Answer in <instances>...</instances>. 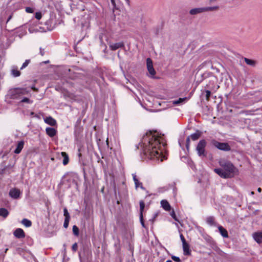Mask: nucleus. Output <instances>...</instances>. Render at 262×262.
<instances>
[{
	"mask_svg": "<svg viewBox=\"0 0 262 262\" xmlns=\"http://www.w3.org/2000/svg\"><path fill=\"white\" fill-rule=\"evenodd\" d=\"M40 54L41 56H43L45 54V51L44 49H42L41 48H40Z\"/></svg>",
	"mask_w": 262,
	"mask_h": 262,
	"instance_id": "nucleus-45",
	"label": "nucleus"
},
{
	"mask_svg": "<svg viewBox=\"0 0 262 262\" xmlns=\"http://www.w3.org/2000/svg\"><path fill=\"white\" fill-rule=\"evenodd\" d=\"M257 191L259 192H260L261 191V189L260 188H258L257 189Z\"/></svg>",
	"mask_w": 262,
	"mask_h": 262,
	"instance_id": "nucleus-49",
	"label": "nucleus"
},
{
	"mask_svg": "<svg viewBox=\"0 0 262 262\" xmlns=\"http://www.w3.org/2000/svg\"><path fill=\"white\" fill-rule=\"evenodd\" d=\"M125 1L128 5H129V0H125Z\"/></svg>",
	"mask_w": 262,
	"mask_h": 262,
	"instance_id": "nucleus-50",
	"label": "nucleus"
},
{
	"mask_svg": "<svg viewBox=\"0 0 262 262\" xmlns=\"http://www.w3.org/2000/svg\"><path fill=\"white\" fill-rule=\"evenodd\" d=\"M203 12H204L203 7L193 8L189 11L190 14L192 15L202 13Z\"/></svg>",
	"mask_w": 262,
	"mask_h": 262,
	"instance_id": "nucleus-15",
	"label": "nucleus"
},
{
	"mask_svg": "<svg viewBox=\"0 0 262 262\" xmlns=\"http://www.w3.org/2000/svg\"><path fill=\"white\" fill-rule=\"evenodd\" d=\"M206 144V141L203 139L199 142L196 147V151L197 152V154L202 159L207 157V152L205 149Z\"/></svg>",
	"mask_w": 262,
	"mask_h": 262,
	"instance_id": "nucleus-4",
	"label": "nucleus"
},
{
	"mask_svg": "<svg viewBox=\"0 0 262 262\" xmlns=\"http://www.w3.org/2000/svg\"><path fill=\"white\" fill-rule=\"evenodd\" d=\"M218 228L220 234L224 237H227L228 236L227 231L225 228L221 226H219Z\"/></svg>",
	"mask_w": 262,
	"mask_h": 262,
	"instance_id": "nucleus-22",
	"label": "nucleus"
},
{
	"mask_svg": "<svg viewBox=\"0 0 262 262\" xmlns=\"http://www.w3.org/2000/svg\"><path fill=\"white\" fill-rule=\"evenodd\" d=\"M188 164L191 167V168L192 169H195V166H194V163H193V161H192L191 160H190V161H188Z\"/></svg>",
	"mask_w": 262,
	"mask_h": 262,
	"instance_id": "nucleus-42",
	"label": "nucleus"
},
{
	"mask_svg": "<svg viewBox=\"0 0 262 262\" xmlns=\"http://www.w3.org/2000/svg\"><path fill=\"white\" fill-rule=\"evenodd\" d=\"M214 171L215 172V173H216L217 174H218L220 176H221V177L222 178H229V176L227 175L224 169H222V168H215L214 169Z\"/></svg>",
	"mask_w": 262,
	"mask_h": 262,
	"instance_id": "nucleus-12",
	"label": "nucleus"
},
{
	"mask_svg": "<svg viewBox=\"0 0 262 262\" xmlns=\"http://www.w3.org/2000/svg\"><path fill=\"white\" fill-rule=\"evenodd\" d=\"M180 236L181 240L182 242V244L187 243L182 234H181Z\"/></svg>",
	"mask_w": 262,
	"mask_h": 262,
	"instance_id": "nucleus-44",
	"label": "nucleus"
},
{
	"mask_svg": "<svg viewBox=\"0 0 262 262\" xmlns=\"http://www.w3.org/2000/svg\"><path fill=\"white\" fill-rule=\"evenodd\" d=\"M24 141L23 140L18 141L16 146V148L14 151V153L16 154H19L24 147Z\"/></svg>",
	"mask_w": 262,
	"mask_h": 262,
	"instance_id": "nucleus-11",
	"label": "nucleus"
},
{
	"mask_svg": "<svg viewBox=\"0 0 262 262\" xmlns=\"http://www.w3.org/2000/svg\"><path fill=\"white\" fill-rule=\"evenodd\" d=\"M73 232L76 236H78L79 235V229L76 225H74L73 226Z\"/></svg>",
	"mask_w": 262,
	"mask_h": 262,
	"instance_id": "nucleus-29",
	"label": "nucleus"
},
{
	"mask_svg": "<svg viewBox=\"0 0 262 262\" xmlns=\"http://www.w3.org/2000/svg\"><path fill=\"white\" fill-rule=\"evenodd\" d=\"M161 205L163 208L166 211H170L171 209L169 203L165 200H163L161 201Z\"/></svg>",
	"mask_w": 262,
	"mask_h": 262,
	"instance_id": "nucleus-17",
	"label": "nucleus"
},
{
	"mask_svg": "<svg viewBox=\"0 0 262 262\" xmlns=\"http://www.w3.org/2000/svg\"><path fill=\"white\" fill-rule=\"evenodd\" d=\"M211 143L213 146L220 150L225 151H228L231 150V147L227 143L220 142L215 140H212L211 141Z\"/></svg>",
	"mask_w": 262,
	"mask_h": 262,
	"instance_id": "nucleus-5",
	"label": "nucleus"
},
{
	"mask_svg": "<svg viewBox=\"0 0 262 262\" xmlns=\"http://www.w3.org/2000/svg\"><path fill=\"white\" fill-rule=\"evenodd\" d=\"M220 165L224 169L225 173L229 176V178L234 176L236 168L231 162L222 160L220 161Z\"/></svg>",
	"mask_w": 262,
	"mask_h": 262,
	"instance_id": "nucleus-2",
	"label": "nucleus"
},
{
	"mask_svg": "<svg viewBox=\"0 0 262 262\" xmlns=\"http://www.w3.org/2000/svg\"><path fill=\"white\" fill-rule=\"evenodd\" d=\"M251 194H254V192H253V191H252V192H251Z\"/></svg>",
	"mask_w": 262,
	"mask_h": 262,
	"instance_id": "nucleus-53",
	"label": "nucleus"
},
{
	"mask_svg": "<svg viewBox=\"0 0 262 262\" xmlns=\"http://www.w3.org/2000/svg\"><path fill=\"white\" fill-rule=\"evenodd\" d=\"M124 47V43L123 42H119L115 43H112L110 45V48L112 50L115 51L119 48H122Z\"/></svg>",
	"mask_w": 262,
	"mask_h": 262,
	"instance_id": "nucleus-14",
	"label": "nucleus"
},
{
	"mask_svg": "<svg viewBox=\"0 0 262 262\" xmlns=\"http://www.w3.org/2000/svg\"><path fill=\"white\" fill-rule=\"evenodd\" d=\"M132 176L133 178V180L135 182L136 188H137L138 187H140L141 189H142V190H145V188L143 186L142 183L140 182L138 179L137 178L136 174L133 173L132 174Z\"/></svg>",
	"mask_w": 262,
	"mask_h": 262,
	"instance_id": "nucleus-10",
	"label": "nucleus"
},
{
	"mask_svg": "<svg viewBox=\"0 0 262 262\" xmlns=\"http://www.w3.org/2000/svg\"><path fill=\"white\" fill-rule=\"evenodd\" d=\"M206 99L207 100H209L210 99V95H211V92L209 90H206Z\"/></svg>",
	"mask_w": 262,
	"mask_h": 262,
	"instance_id": "nucleus-39",
	"label": "nucleus"
},
{
	"mask_svg": "<svg viewBox=\"0 0 262 262\" xmlns=\"http://www.w3.org/2000/svg\"><path fill=\"white\" fill-rule=\"evenodd\" d=\"M61 156L63 158L62 164L63 165H66L69 162V157L68 155L65 152H61Z\"/></svg>",
	"mask_w": 262,
	"mask_h": 262,
	"instance_id": "nucleus-19",
	"label": "nucleus"
},
{
	"mask_svg": "<svg viewBox=\"0 0 262 262\" xmlns=\"http://www.w3.org/2000/svg\"><path fill=\"white\" fill-rule=\"evenodd\" d=\"M207 223L210 225H214L215 224L214 218L212 216H209L207 218Z\"/></svg>",
	"mask_w": 262,
	"mask_h": 262,
	"instance_id": "nucleus-28",
	"label": "nucleus"
},
{
	"mask_svg": "<svg viewBox=\"0 0 262 262\" xmlns=\"http://www.w3.org/2000/svg\"><path fill=\"white\" fill-rule=\"evenodd\" d=\"M11 17H12V16H10L9 17V18L7 19V23H8L11 19Z\"/></svg>",
	"mask_w": 262,
	"mask_h": 262,
	"instance_id": "nucleus-48",
	"label": "nucleus"
},
{
	"mask_svg": "<svg viewBox=\"0 0 262 262\" xmlns=\"http://www.w3.org/2000/svg\"><path fill=\"white\" fill-rule=\"evenodd\" d=\"M183 253L185 255H189L191 254V250L190 249L189 245L186 243L182 244Z\"/></svg>",
	"mask_w": 262,
	"mask_h": 262,
	"instance_id": "nucleus-13",
	"label": "nucleus"
},
{
	"mask_svg": "<svg viewBox=\"0 0 262 262\" xmlns=\"http://www.w3.org/2000/svg\"><path fill=\"white\" fill-rule=\"evenodd\" d=\"M49 61H46L45 63H48Z\"/></svg>",
	"mask_w": 262,
	"mask_h": 262,
	"instance_id": "nucleus-54",
	"label": "nucleus"
},
{
	"mask_svg": "<svg viewBox=\"0 0 262 262\" xmlns=\"http://www.w3.org/2000/svg\"><path fill=\"white\" fill-rule=\"evenodd\" d=\"M187 100L186 97L180 98L178 100L173 101V104L175 105H179L185 103Z\"/></svg>",
	"mask_w": 262,
	"mask_h": 262,
	"instance_id": "nucleus-23",
	"label": "nucleus"
},
{
	"mask_svg": "<svg viewBox=\"0 0 262 262\" xmlns=\"http://www.w3.org/2000/svg\"><path fill=\"white\" fill-rule=\"evenodd\" d=\"M244 60L248 65L252 67H254L256 65V61L254 60L250 59L247 58H245Z\"/></svg>",
	"mask_w": 262,
	"mask_h": 262,
	"instance_id": "nucleus-25",
	"label": "nucleus"
},
{
	"mask_svg": "<svg viewBox=\"0 0 262 262\" xmlns=\"http://www.w3.org/2000/svg\"><path fill=\"white\" fill-rule=\"evenodd\" d=\"M140 221L142 225V226L145 228L146 226H145L144 222L143 216V214L142 213H140Z\"/></svg>",
	"mask_w": 262,
	"mask_h": 262,
	"instance_id": "nucleus-33",
	"label": "nucleus"
},
{
	"mask_svg": "<svg viewBox=\"0 0 262 262\" xmlns=\"http://www.w3.org/2000/svg\"><path fill=\"white\" fill-rule=\"evenodd\" d=\"M217 0H209V3L210 4H213L215 3Z\"/></svg>",
	"mask_w": 262,
	"mask_h": 262,
	"instance_id": "nucleus-46",
	"label": "nucleus"
},
{
	"mask_svg": "<svg viewBox=\"0 0 262 262\" xmlns=\"http://www.w3.org/2000/svg\"><path fill=\"white\" fill-rule=\"evenodd\" d=\"M21 223L24 225L26 227H29L31 226L32 225V223L31 222L27 219H24L22 221H21Z\"/></svg>",
	"mask_w": 262,
	"mask_h": 262,
	"instance_id": "nucleus-27",
	"label": "nucleus"
},
{
	"mask_svg": "<svg viewBox=\"0 0 262 262\" xmlns=\"http://www.w3.org/2000/svg\"><path fill=\"white\" fill-rule=\"evenodd\" d=\"M41 14L40 12H36L35 13V18L38 19V20H39L41 19Z\"/></svg>",
	"mask_w": 262,
	"mask_h": 262,
	"instance_id": "nucleus-41",
	"label": "nucleus"
},
{
	"mask_svg": "<svg viewBox=\"0 0 262 262\" xmlns=\"http://www.w3.org/2000/svg\"><path fill=\"white\" fill-rule=\"evenodd\" d=\"M219 8L220 7L219 6L203 7L204 12L208 11H217L219 9Z\"/></svg>",
	"mask_w": 262,
	"mask_h": 262,
	"instance_id": "nucleus-21",
	"label": "nucleus"
},
{
	"mask_svg": "<svg viewBox=\"0 0 262 262\" xmlns=\"http://www.w3.org/2000/svg\"><path fill=\"white\" fill-rule=\"evenodd\" d=\"M63 215L65 216V217L70 218V215L68 212L67 208H64L63 209Z\"/></svg>",
	"mask_w": 262,
	"mask_h": 262,
	"instance_id": "nucleus-35",
	"label": "nucleus"
},
{
	"mask_svg": "<svg viewBox=\"0 0 262 262\" xmlns=\"http://www.w3.org/2000/svg\"><path fill=\"white\" fill-rule=\"evenodd\" d=\"M9 214V211L4 208H0V216L6 218Z\"/></svg>",
	"mask_w": 262,
	"mask_h": 262,
	"instance_id": "nucleus-24",
	"label": "nucleus"
},
{
	"mask_svg": "<svg viewBox=\"0 0 262 262\" xmlns=\"http://www.w3.org/2000/svg\"><path fill=\"white\" fill-rule=\"evenodd\" d=\"M20 191L16 188L11 189L9 191V195L13 199H17L19 198Z\"/></svg>",
	"mask_w": 262,
	"mask_h": 262,
	"instance_id": "nucleus-7",
	"label": "nucleus"
},
{
	"mask_svg": "<svg viewBox=\"0 0 262 262\" xmlns=\"http://www.w3.org/2000/svg\"><path fill=\"white\" fill-rule=\"evenodd\" d=\"M70 219V218L65 217L64 221V223H63V227L65 228H68V227L69 226V223Z\"/></svg>",
	"mask_w": 262,
	"mask_h": 262,
	"instance_id": "nucleus-32",
	"label": "nucleus"
},
{
	"mask_svg": "<svg viewBox=\"0 0 262 262\" xmlns=\"http://www.w3.org/2000/svg\"><path fill=\"white\" fill-rule=\"evenodd\" d=\"M33 90L35 91H37V89H36L34 86L33 87H32L31 88Z\"/></svg>",
	"mask_w": 262,
	"mask_h": 262,
	"instance_id": "nucleus-47",
	"label": "nucleus"
},
{
	"mask_svg": "<svg viewBox=\"0 0 262 262\" xmlns=\"http://www.w3.org/2000/svg\"><path fill=\"white\" fill-rule=\"evenodd\" d=\"M15 237L17 238H23L25 237V233L21 228L16 229L13 232Z\"/></svg>",
	"mask_w": 262,
	"mask_h": 262,
	"instance_id": "nucleus-8",
	"label": "nucleus"
},
{
	"mask_svg": "<svg viewBox=\"0 0 262 262\" xmlns=\"http://www.w3.org/2000/svg\"><path fill=\"white\" fill-rule=\"evenodd\" d=\"M171 258L173 260H174L175 262H182V260L181 259L176 256H172Z\"/></svg>",
	"mask_w": 262,
	"mask_h": 262,
	"instance_id": "nucleus-38",
	"label": "nucleus"
},
{
	"mask_svg": "<svg viewBox=\"0 0 262 262\" xmlns=\"http://www.w3.org/2000/svg\"><path fill=\"white\" fill-rule=\"evenodd\" d=\"M190 137L188 136L187 139H186V148L187 149V150H189V145H190Z\"/></svg>",
	"mask_w": 262,
	"mask_h": 262,
	"instance_id": "nucleus-36",
	"label": "nucleus"
},
{
	"mask_svg": "<svg viewBox=\"0 0 262 262\" xmlns=\"http://www.w3.org/2000/svg\"><path fill=\"white\" fill-rule=\"evenodd\" d=\"M145 207V204L143 201L140 202V213L143 214V211Z\"/></svg>",
	"mask_w": 262,
	"mask_h": 262,
	"instance_id": "nucleus-30",
	"label": "nucleus"
},
{
	"mask_svg": "<svg viewBox=\"0 0 262 262\" xmlns=\"http://www.w3.org/2000/svg\"><path fill=\"white\" fill-rule=\"evenodd\" d=\"M201 136L200 133L198 130L196 133L191 135L190 137L193 141L198 140Z\"/></svg>",
	"mask_w": 262,
	"mask_h": 262,
	"instance_id": "nucleus-26",
	"label": "nucleus"
},
{
	"mask_svg": "<svg viewBox=\"0 0 262 262\" xmlns=\"http://www.w3.org/2000/svg\"><path fill=\"white\" fill-rule=\"evenodd\" d=\"M78 245L76 243H74L72 247V250L74 252L77 250Z\"/></svg>",
	"mask_w": 262,
	"mask_h": 262,
	"instance_id": "nucleus-40",
	"label": "nucleus"
},
{
	"mask_svg": "<svg viewBox=\"0 0 262 262\" xmlns=\"http://www.w3.org/2000/svg\"><path fill=\"white\" fill-rule=\"evenodd\" d=\"M11 73L14 77H18L20 75V72L18 70L17 68L14 66L12 67L11 70Z\"/></svg>",
	"mask_w": 262,
	"mask_h": 262,
	"instance_id": "nucleus-20",
	"label": "nucleus"
},
{
	"mask_svg": "<svg viewBox=\"0 0 262 262\" xmlns=\"http://www.w3.org/2000/svg\"><path fill=\"white\" fill-rule=\"evenodd\" d=\"M29 91L26 88H14L9 90V94L12 99H18L21 95H27Z\"/></svg>",
	"mask_w": 262,
	"mask_h": 262,
	"instance_id": "nucleus-3",
	"label": "nucleus"
},
{
	"mask_svg": "<svg viewBox=\"0 0 262 262\" xmlns=\"http://www.w3.org/2000/svg\"><path fill=\"white\" fill-rule=\"evenodd\" d=\"M252 237L253 239L258 243H262V231L255 232L253 233Z\"/></svg>",
	"mask_w": 262,
	"mask_h": 262,
	"instance_id": "nucleus-9",
	"label": "nucleus"
},
{
	"mask_svg": "<svg viewBox=\"0 0 262 262\" xmlns=\"http://www.w3.org/2000/svg\"><path fill=\"white\" fill-rule=\"evenodd\" d=\"M45 122L51 126H54L56 124V120L51 117H46L45 119Z\"/></svg>",
	"mask_w": 262,
	"mask_h": 262,
	"instance_id": "nucleus-18",
	"label": "nucleus"
},
{
	"mask_svg": "<svg viewBox=\"0 0 262 262\" xmlns=\"http://www.w3.org/2000/svg\"><path fill=\"white\" fill-rule=\"evenodd\" d=\"M20 102H24V103H29V104H31L33 103V101L29 99V98H24L21 101H20Z\"/></svg>",
	"mask_w": 262,
	"mask_h": 262,
	"instance_id": "nucleus-31",
	"label": "nucleus"
},
{
	"mask_svg": "<svg viewBox=\"0 0 262 262\" xmlns=\"http://www.w3.org/2000/svg\"><path fill=\"white\" fill-rule=\"evenodd\" d=\"M170 215L171 216H172V217L176 221H177V222H179V221L178 220V219H177V216H176V215L175 214V212L173 210H172V211H171V212L170 213Z\"/></svg>",
	"mask_w": 262,
	"mask_h": 262,
	"instance_id": "nucleus-37",
	"label": "nucleus"
},
{
	"mask_svg": "<svg viewBox=\"0 0 262 262\" xmlns=\"http://www.w3.org/2000/svg\"><path fill=\"white\" fill-rule=\"evenodd\" d=\"M111 2L113 4H115V0H111Z\"/></svg>",
	"mask_w": 262,
	"mask_h": 262,
	"instance_id": "nucleus-51",
	"label": "nucleus"
},
{
	"mask_svg": "<svg viewBox=\"0 0 262 262\" xmlns=\"http://www.w3.org/2000/svg\"><path fill=\"white\" fill-rule=\"evenodd\" d=\"M47 134L50 137H53L57 133L56 130L52 127H47L46 129Z\"/></svg>",
	"mask_w": 262,
	"mask_h": 262,
	"instance_id": "nucleus-16",
	"label": "nucleus"
},
{
	"mask_svg": "<svg viewBox=\"0 0 262 262\" xmlns=\"http://www.w3.org/2000/svg\"><path fill=\"white\" fill-rule=\"evenodd\" d=\"M146 66L148 73L150 74V76L152 78L154 77V76L156 75V72L153 67L152 61L151 58H147Z\"/></svg>",
	"mask_w": 262,
	"mask_h": 262,
	"instance_id": "nucleus-6",
	"label": "nucleus"
},
{
	"mask_svg": "<svg viewBox=\"0 0 262 262\" xmlns=\"http://www.w3.org/2000/svg\"><path fill=\"white\" fill-rule=\"evenodd\" d=\"M26 11L27 12V13H33V10L32 8H30V7H26Z\"/></svg>",
	"mask_w": 262,
	"mask_h": 262,
	"instance_id": "nucleus-43",
	"label": "nucleus"
},
{
	"mask_svg": "<svg viewBox=\"0 0 262 262\" xmlns=\"http://www.w3.org/2000/svg\"><path fill=\"white\" fill-rule=\"evenodd\" d=\"M166 262H172L171 260H167Z\"/></svg>",
	"mask_w": 262,
	"mask_h": 262,
	"instance_id": "nucleus-52",
	"label": "nucleus"
},
{
	"mask_svg": "<svg viewBox=\"0 0 262 262\" xmlns=\"http://www.w3.org/2000/svg\"><path fill=\"white\" fill-rule=\"evenodd\" d=\"M139 145L143 149L144 154L150 159H156L163 161L165 159L163 155L166 145L163 135H159L157 132L149 131L143 136Z\"/></svg>",
	"mask_w": 262,
	"mask_h": 262,
	"instance_id": "nucleus-1",
	"label": "nucleus"
},
{
	"mask_svg": "<svg viewBox=\"0 0 262 262\" xmlns=\"http://www.w3.org/2000/svg\"><path fill=\"white\" fill-rule=\"evenodd\" d=\"M30 60L29 59H27L26 60L25 62L23 63L21 67L20 68V70H23V69L25 68L26 67L28 66V65L29 64V63H30Z\"/></svg>",
	"mask_w": 262,
	"mask_h": 262,
	"instance_id": "nucleus-34",
	"label": "nucleus"
}]
</instances>
